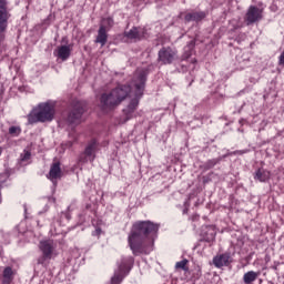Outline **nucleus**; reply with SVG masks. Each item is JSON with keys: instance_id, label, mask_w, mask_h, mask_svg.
<instances>
[{"instance_id": "1", "label": "nucleus", "mask_w": 284, "mask_h": 284, "mask_svg": "<svg viewBox=\"0 0 284 284\" xmlns=\"http://www.w3.org/2000/svg\"><path fill=\"white\" fill-rule=\"evenodd\" d=\"M159 227L160 225L152 221H138L132 225L128 243L134 256L150 254L154 250Z\"/></svg>"}, {"instance_id": "2", "label": "nucleus", "mask_w": 284, "mask_h": 284, "mask_svg": "<svg viewBox=\"0 0 284 284\" xmlns=\"http://www.w3.org/2000/svg\"><path fill=\"white\" fill-rule=\"evenodd\" d=\"M146 81L148 73L144 70L135 72L132 81V88L134 89V98L130 101L126 108L123 109L125 121H130V119H134V116H136V108H139V101L141 97H143Z\"/></svg>"}, {"instance_id": "3", "label": "nucleus", "mask_w": 284, "mask_h": 284, "mask_svg": "<svg viewBox=\"0 0 284 284\" xmlns=\"http://www.w3.org/2000/svg\"><path fill=\"white\" fill-rule=\"evenodd\" d=\"M57 114V105L52 101L41 102L27 115L29 125L51 123Z\"/></svg>"}, {"instance_id": "4", "label": "nucleus", "mask_w": 284, "mask_h": 284, "mask_svg": "<svg viewBox=\"0 0 284 284\" xmlns=\"http://www.w3.org/2000/svg\"><path fill=\"white\" fill-rule=\"evenodd\" d=\"M132 92V87L120 85L113 89L109 93H103L100 98V105L104 112L114 110L118 105H121L128 95Z\"/></svg>"}, {"instance_id": "5", "label": "nucleus", "mask_w": 284, "mask_h": 284, "mask_svg": "<svg viewBox=\"0 0 284 284\" xmlns=\"http://www.w3.org/2000/svg\"><path fill=\"white\" fill-rule=\"evenodd\" d=\"M132 265H134V257H122L118 262V270H115L114 275L111 277V284H121L123 282V278H125V276L130 274Z\"/></svg>"}, {"instance_id": "6", "label": "nucleus", "mask_w": 284, "mask_h": 284, "mask_svg": "<svg viewBox=\"0 0 284 284\" xmlns=\"http://www.w3.org/2000/svg\"><path fill=\"white\" fill-rule=\"evenodd\" d=\"M10 2L8 0H0V43L6 39L8 32V21L12 14L10 13Z\"/></svg>"}, {"instance_id": "7", "label": "nucleus", "mask_w": 284, "mask_h": 284, "mask_svg": "<svg viewBox=\"0 0 284 284\" xmlns=\"http://www.w3.org/2000/svg\"><path fill=\"white\" fill-rule=\"evenodd\" d=\"M39 250L42 257L38 258V265H43L45 261H50L57 251V243L53 240H42L39 243Z\"/></svg>"}, {"instance_id": "8", "label": "nucleus", "mask_w": 284, "mask_h": 284, "mask_svg": "<svg viewBox=\"0 0 284 284\" xmlns=\"http://www.w3.org/2000/svg\"><path fill=\"white\" fill-rule=\"evenodd\" d=\"M83 112H85V102L73 101L72 110L67 119L68 123H70V125H79V123H81V116H83Z\"/></svg>"}, {"instance_id": "9", "label": "nucleus", "mask_w": 284, "mask_h": 284, "mask_svg": "<svg viewBox=\"0 0 284 284\" xmlns=\"http://www.w3.org/2000/svg\"><path fill=\"white\" fill-rule=\"evenodd\" d=\"M179 59V51L172 47H163L158 53V61L162 65H172Z\"/></svg>"}, {"instance_id": "10", "label": "nucleus", "mask_w": 284, "mask_h": 284, "mask_svg": "<svg viewBox=\"0 0 284 284\" xmlns=\"http://www.w3.org/2000/svg\"><path fill=\"white\" fill-rule=\"evenodd\" d=\"M263 19V10L258 9L256 6H251L246 14L244 17V21L246 22V26H252L254 23H258Z\"/></svg>"}, {"instance_id": "11", "label": "nucleus", "mask_w": 284, "mask_h": 284, "mask_svg": "<svg viewBox=\"0 0 284 284\" xmlns=\"http://www.w3.org/2000/svg\"><path fill=\"white\" fill-rule=\"evenodd\" d=\"M54 57L61 59V61H68L69 57L72 54V44H62L59 45L53 51Z\"/></svg>"}, {"instance_id": "12", "label": "nucleus", "mask_w": 284, "mask_h": 284, "mask_svg": "<svg viewBox=\"0 0 284 284\" xmlns=\"http://www.w3.org/2000/svg\"><path fill=\"white\" fill-rule=\"evenodd\" d=\"M61 163L55 162L51 165L50 172H49V179L52 181L53 185H57V180L61 179Z\"/></svg>"}, {"instance_id": "13", "label": "nucleus", "mask_w": 284, "mask_h": 284, "mask_svg": "<svg viewBox=\"0 0 284 284\" xmlns=\"http://www.w3.org/2000/svg\"><path fill=\"white\" fill-rule=\"evenodd\" d=\"M213 265L215 267H225L230 265V254L224 253L213 257Z\"/></svg>"}, {"instance_id": "14", "label": "nucleus", "mask_w": 284, "mask_h": 284, "mask_svg": "<svg viewBox=\"0 0 284 284\" xmlns=\"http://www.w3.org/2000/svg\"><path fill=\"white\" fill-rule=\"evenodd\" d=\"M270 176H272V174L265 169H257L254 173V180L260 183H267Z\"/></svg>"}, {"instance_id": "15", "label": "nucleus", "mask_w": 284, "mask_h": 284, "mask_svg": "<svg viewBox=\"0 0 284 284\" xmlns=\"http://www.w3.org/2000/svg\"><path fill=\"white\" fill-rule=\"evenodd\" d=\"M205 17H207V13H205L204 11H197V12H191V13H186L184 19L185 21L190 22V21H203V19H205Z\"/></svg>"}, {"instance_id": "16", "label": "nucleus", "mask_w": 284, "mask_h": 284, "mask_svg": "<svg viewBox=\"0 0 284 284\" xmlns=\"http://www.w3.org/2000/svg\"><path fill=\"white\" fill-rule=\"evenodd\" d=\"M14 270H12V267L7 266L4 267L3 272H2V283L3 284H10L12 283V281H14Z\"/></svg>"}, {"instance_id": "17", "label": "nucleus", "mask_w": 284, "mask_h": 284, "mask_svg": "<svg viewBox=\"0 0 284 284\" xmlns=\"http://www.w3.org/2000/svg\"><path fill=\"white\" fill-rule=\"evenodd\" d=\"M95 43H100L101 48L108 43V31H105L104 27L99 28Z\"/></svg>"}, {"instance_id": "18", "label": "nucleus", "mask_w": 284, "mask_h": 284, "mask_svg": "<svg viewBox=\"0 0 284 284\" xmlns=\"http://www.w3.org/2000/svg\"><path fill=\"white\" fill-rule=\"evenodd\" d=\"M260 275L261 273L258 272L248 271L243 275V281L245 284H252L254 281H256V278H258Z\"/></svg>"}, {"instance_id": "19", "label": "nucleus", "mask_w": 284, "mask_h": 284, "mask_svg": "<svg viewBox=\"0 0 284 284\" xmlns=\"http://www.w3.org/2000/svg\"><path fill=\"white\" fill-rule=\"evenodd\" d=\"M143 36H141V32H139L138 28H132L130 31L125 32V38L131 39L133 41H141Z\"/></svg>"}, {"instance_id": "20", "label": "nucleus", "mask_w": 284, "mask_h": 284, "mask_svg": "<svg viewBox=\"0 0 284 284\" xmlns=\"http://www.w3.org/2000/svg\"><path fill=\"white\" fill-rule=\"evenodd\" d=\"M194 50V43H189L186 47H184V52L181 57V61H187L190 57H192V51Z\"/></svg>"}, {"instance_id": "21", "label": "nucleus", "mask_w": 284, "mask_h": 284, "mask_svg": "<svg viewBox=\"0 0 284 284\" xmlns=\"http://www.w3.org/2000/svg\"><path fill=\"white\" fill-rule=\"evenodd\" d=\"M114 26V19L108 17L103 18L100 24V28H104L105 31L110 30Z\"/></svg>"}, {"instance_id": "22", "label": "nucleus", "mask_w": 284, "mask_h": 284, "mask_svg": "<svg viewBox=\"0 0 284 284\" xmlns=\"http://www.w3.org/2000/svg\"><path fill=\"white\" fill-rule=\"evenodd\" d=\"M95 150H97V140H92L85 148L84 154L87 156H93Z\"/></svg>"}, {"instance_id": "23", "label": "nucleus", "mask_w": 284, "mask_h": 284, "mask_svg": "<svg viewBox=\"0 0 284 284\" xmlns=\"http://www.w3.org/2000/svg\"><path fill=\"white\" fill-rule=\"evenodd\" d=\"M9 134L11 136H19V134H21V128L20 126H16V125H12L9 128Z\"/></svg>"}, {"instance_id": "24", "label": "nucleus", "mask_w": 284, "mask_h": 284, "mask_svg": "<svg viewBox=\"0 0 284 284\" xmlns=\"http://www.w3.org/2000/svg\"><path fill=\"white\" fill-rule=\"evenodd\" d=\"M32 156V153H30V151L24 150L23 153L20 154V161L21 163H26V161H30Z\"/></svg>"}, {"instance_id": "25", "label": "nucleus", "mask_w": 284, "mask_h": 284, "mask_svg": "<svg viewBox=\"0 0 284 284\" xmlns=\"http://www.w3.org/2000/svg\"><path fill=\"white\" fill-rule=\"evenodd\" d=\"M175 267L176 270H187V260L176 262Z\"/></svg>"}, {"instance_id": "26", "label": "nucleus", "mask_w": 284, "mask_h": 284, "mask_svg": "<svg viewBox=\"0 0 284 284\" xmlns=\"http://www.w3.org/2000/svg\"><path fill=\"white\" fill-rule=\"evenodd\" d=\"M219 163L217 160H209L206 165L207 168H214V165H216Z\"/></svg>"}, {"instance_id": "27", "label": "nucleus", "mask_w": 284, "mask_h": 284, "mask_svg": "<svg viewBox=\"0 0 284 284\" xmlns=\"http://www.w3.org/2000/svg\"><path fill=\"white\" fill-rule=\"evenodd\" d=\"M201 270H196L194 273H193V278L194 281H199V278H201Z\"/></svg>"}, {"instance_id": "28", "label": "nucleus", "mask_w": 284, "mask_h": 284, "mask_svg": "<svg viewBox=\"0 0 284 284\" xmlns=\"http://www.w3.org/2000/svg\"><path fill=\"white\" fill-rule=\"evenodd\" d=\"M247 152H250V150L245 149V150H237V151H234L233 154H247Z\"/></svg>"}, {"instance_id": "29", "label": "nucleus", "mask_w": 284, "mask_h": 284, "mask_svg": "<svg viewBox=\"0 0 284 284\" xmlns=\"http://www.w3.org/2000/svg\"><path fill=\"white\" fill-rule=\"evenodd\" d=\"M101 227H97L93 233H92V236H101Z\"/></svg>"}, {"instance_id": "30", "label": "nucleus", "mask_w": 284, "mask_h": 284, "mask_svg": "<svg viewBox=\"0 0 284 284\" xmlns=\"http://www.w3.org/2000/svg\"><path fill=\"white\" fill-rule=\"evenodd\" d=\"M280 65H284V51L280 55Z\"/></svg>"}, {"instance_id": "31", "label": "nucleus", "mask_w": 284, "mask_h": 284, "mask_svg": "<svg viewBox=\"0 0 284 284\" xmlns=\"http://www.w3.org/2000/svg\"><path fill=\"white\" fill-rule=\"evenodd\" d=\"M216 236V233H211V236L206 239V241L210 243V241H214Z\"/></svg>"}, {"instance_id": "32", "label": "nucleus", "mask_w": 284, "mask_h": 284, "mask_svg": "<svg viewBox=\"0 0 284 284\" xmlns=\"http://www.w3.org/2000/svg\"><path fill=\"white\" fill-rule=\"evenodd\" d=\"M69 146L72 148V142H70Z\"/></svg>"}, {"instance_id": "33", "label": "nucleus", "mask_w": 284, "mask_h": 284, "mask_svg": "<svg viewBox=\"0 0 284 284\" xmlns=\"http://www.w3.org/2000/svg\"><path fill=\"white\" fill-rule=\"evenodd\" d=\"M1 152H2V150H1V148H0V156H1Z\"/></svg>"}]
</instances>
